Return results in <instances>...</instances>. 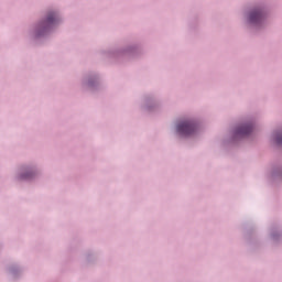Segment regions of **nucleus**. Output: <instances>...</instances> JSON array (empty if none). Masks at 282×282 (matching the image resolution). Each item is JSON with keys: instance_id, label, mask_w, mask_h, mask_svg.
<instances>
[{"instance_id": "nucleus-1", "label": "nucleus", "mask_w": 282, "mask_h": 282, "mask_svg": "<svg viewBox=\"0 0 282 282\" xmlns=\"http://www.w3.org/2000/svg\"><path fill=\"white\" fill-rule=\"evenodd\" d=\"M197 130V126L191 121H183L177 126V132L181 135H193Z\"/></svg>"}, {"instance_id": "nucleus-2", "label": "nucleus", "mask_w": 282, "mask_h": 282, "mask_svg": "<svg viewBox=\"0 0 282 282\" xmlns=\"http://www.w3.org/2000/svg\"><path fill=\"white\" fill-rule=\"evenodd\" d=\"M250 23H261L263 21V12L261 10H254L249 15Z\"/></svg>"}, {"instance_id": "nucleus-3", "label": "nucleus", "mask_w": 282, "mask_h": 282, "mask_svg": "<svg viewBox=\"0 0 282 282\" xmlns=\"http://www.w3.org/2000/svg\"><path fill=\"white\" fill-rule=\"evenodd\" d=\"M252 131V126H242L240 128L237 129V135H248L250 134V132Z\"/></svg>"}, {"instance_id": "nucleus-4", "label": "nucleus", "mask_w": 282, "mask_h": 282, "mask_svg": "<svg viewBox=\"0 0 282 282\" xmlns=\"http://www.w3.org/2000/svg\"><path fill=\"white\" fill-rule=\"evenodd\" d=\"M56 21H58V17L56 15V13H50L47 15V19H46L47 25H54V23H56Z\"/></svg>"}, {"instance_id": "nucleus-5", "label": "nucleus", "mask_w": 282, "mask_h": 282, "mask_svg": "<svg viewBox=\"0 0 282 282\" xmlns=\"http://www.w3.org/2000/svg\"><path fill=\"white\" fill-rule=\"evenodd\" d=\"M275 142L276 144H282V134H276Z\"/></svg>"}]
</instances>
